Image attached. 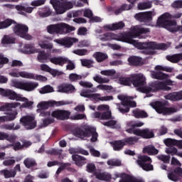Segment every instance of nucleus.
<instances>
[{
	"instance_id": "f257e3e1",
	"label": "nucleus",
	"mask_w": 182,
	"mask_h": 182,
	"mask_svg": "<svg viewBox=\"0 0 182 182\" xmlns=\"http://www.w3.org/2000/svg\"><path fill=\"white\" fill-rule=\"evenodd\" d=\"M156 71L151 72V77L153 79H159L161 80H166L165 82L156 81L151 82L146 85V76L141 73L134 74L131 75L132 84L134 87H138L141 93H146V97H151L154 93L159 92V90L168 91L171 88L168 86H173L175 82L168 79V75L164 74L161 72H173V68L168 67H163L161 65H156L155 67Z\"/></svg>"
},
{
	"instance_id": "f03ea898",
	"label": "nucleus",
	"mask_w": 182,
	"mask_h": 182,
	"mask_svg": "<svg viewBox=\"0 0 182 182\" xmlns=\"http://www.w3.org/2000/svg\"><path fill=\"white\" fill-rule=\"evenodd\" d=\"M150 29L143 28L140 26H132L130 28L129 32H128V38L127 40V43L133 45L137 49H144L147 51L148 55H154V50L157 49H161V50H166L168 48H170L171 45L170 43H159L157 44L156 42H145V43H138L137 41L133 39V38H139L140 35L144 33H149Z\"/></svg>"
},
{
	"instance_id": "7ed1b4c3",
	"label": "nucleus",
	"mask_w": 182,
	"mask_h": 182,
	"mask_svg": "<svg viewBox=\"0 0 182 182\" xmlns=\"http://www.w3.org/2000/svg\"><path fill=\"white\" fill-rule=\"evenodd\" d=\"M0 93L2 96L9 97L10 100H16V102H22L23 103L22 105L20 102H16L6 103L0 107V112H11L12 109H16V107H32L33 105V102L29 101V100L23 97V95L18 94L12 90H4L0 88Z\"/></svg>"
},
{
	"instance_id": "20e7f679",
	"label": "nucleus",
	"mask_w": 182,
	"mask_h": 182,
	"mask_svg": "<svg viewBox=\"0 0 182 182\" xmlns=\"http://www.w3.org/2000/svg\"><path fill=\"white\" fill-rule=\"evenodd\" d=\"M11 25H14L13 31L14 33L20 36V38H23V39H26V41H31L32 39V36L28 34L29 28H28L26 25L18 23L11 18L0 21V29H6V28H9Z\"/></svg>"
},
{
	"instance_id": "39448f33",
	"label": "nucleus",
	"mask_w": 182,
	"mask_h": 182,
	"mask_svg": "<svg viewBox=\"0 0 182 182\" xmlns=\"http://www.w3.org/2000/svg\"><path fill=\"white\" fill-rule=\"evenodd\" d=\"M41 116L46 117L43 122V126L46 127V126L55 123V119H58L59 120L68 119L69 116H70V112L57 109L50 113L49 111H43L41 112Z\"/></svg>"
},
{
	"instance_id": "423d86ee",
	"label": "nucleus",
	"mask_w": 182,
	"mask_h": 182,
	"mask_svg": "<svg viewBox=\"0 0 182 182\" xmlns=\"http://www.w3.org/2000/svg\"><path fill=\"white\" fill-rule=\"evenodd\" d=\"M74 136L78 137L82 140H87L91 136L90 141H97V132H96V128L90 125H83L80 128L77 129L74 132Z\"/></svg>"
},
{
	"instance_id": "0eeeda50",
	"label": "nucleus",
	"mask_w": 182,
	"mask_h": 182,
	"mask_svg": "<svg viewBox=\"0 0 182 182\" xmlns=\"http://www.w3.org/2000/svg\"><path fill=\"white\" fill-rule=\"evenodd\" d=\"M47 31L48 33L51 35H65L75 31V27L69 26L65 23H60L57 24L50 25L47 27Z\"/></svg>"
},
{
	"instance_id": "6e6552de",
	"label": "nucleus",
	"mask_w": 182,
	"mask_h": 182,
	"mask_svg": "<svg viewBox=\"0 0 182 182\" xmlns=\"http://www.w3.org/2000/svg\"><path fill=\"white\" fill-rule=\"evenodd\" d=\"M10 86L20 90H25V92H33L39 86V83L32 81L22 82L18 80H11Z\"/></svg>"
},
{
	"instance_id": "1a4fd4ad",
	"label": "nucleus",
	"mask_w": 182,
	"mask_h": 182,
	"mask_svg": "<svg viewBox=\"0 0 182 182\" xmlns=\"http://www.w3.org/2000/svg\"><path fill=\"white\" fill-rule=\"evenodd\" d=\"M117 98L121 100L122 104H117V108L121 113H127L130 107H136L137 104L133 101V97L124 95H118Z\"/></svg>"
},
{
	"instance_id": "9d476101",
	"label": "nucleus",
	"mask_w": 182,
	"mask_h": 182,
	"mask_svg": "<svg viewBox=\"0 0 182 182\" xmlns=\"http://www.w3.org/2000/svg\"><path fill=\"white\" fill-rule=\"evenodd\" d=\"M150 105L160 114H171L177 112L176 107H166V102L164 101H156L151 102Z\"/></svg>"
},
{
	"instance_id": "9b49d317",
	"label": "nucleus",
	"mask_w": 182,
	"mask_h": 182,
	"mask_svg": "<svg viewBox=\"0 0 182 182\" xmlns=\"http://www.w3.org/2000/svg\"><path fill=\"white\" fill-rule=\"evenodd\" d=\"M128 36L129 33H124L119 35L108 33L103 36H100L98 39L102 41V42H107V41H118L119 42H124L125 43H127Z\"/></svg>"
},
{
	"instance_id": "f8f14e48",
	"label": "nucleus",
	"mask_w": 182,
	"mask_h": 182,
	"mask_svg": "<svg viewBox=\"0 0 182 182\" xmlns=\"http://www.w3.org/2000/svg\"><path fill=\"white\" fill-rule=\"evenodd\" d=\"M50 2L56 13L59 14H65L68 9H72V8H73V3L70 1L62 2L58 0H50Z\"/></svg>"
},
{
	"instance_id": "ddd939ff",
	"label": "nucleus",
	"mask_w": 182,
	"mask_h": 182,
	"mask_svg": "<svg viewBox=\"0 0 182 182\" xmlns=\"http://www.w3.org/2000/svg\"><path fill=\"white\" fill-rule=\"evenodd\" d=\"M70 102L68 101H58L56 102L55 100H50V101H43L38 104L37 112H41V110H47L49 107H52L53 106H56L57 107L59 106H65L66 105H70Z\"/></svg>"
},
{
	"instance_id": "4468645a",
	"label": "nucleus",
	"mask_w": 182,
	"mask_h": 182,
	"mask_svg": "<svg viewBox=\"0 0 182 182\" xmlns=\"http://www.w3.org/2000/svg\"><path fill=\"white\" fill-rule=\"evenodd\" d=\"M136 163L144 171H153L154 170L153 165L151 164V158L149 156L139 155Z\"/></svg>"
},
{
	"instance_id": "2eb2a0df",
	"label": "nucleus",
	"mask_w": 182,
	"mask_h": 182,
	"mask_svg": "<svg viewBox=\"0 0 182 182\" xmlns=\"http://www.w3.org/2000/svg\"><path fill=\"white\" fill-rule=\"evenodd\" d=\"M20 122L27 130H32L36 127V120L33 114L23 116L20 119Z\"/></svg>"
},
{
	"instance_id": "dca6fc26",
	"label": "nucleus",
	"mask_w": 182,
	"mask_h": 182,
	"mask_svg": "<svg viewBox=\"0 0 182 182\" xmlns=\"http://www.w3.org/2000/svg\"><path fill=\"white\" fill-rule=\"evenodd\" d=\"M127 133H129L130 134H135V136H139L140 137H143V139H151L154 137V133L152 130L149 129H136L135 131L128 129Z\"/></svg>"
},
{
	"instance_id": "f3484780",
	"label": "nucleus",
	"mask_w": 182,
	"mask_h": 182,
	"mask_svg": "<svg viewBox=\"0 0 182 182\" xmlns=\"http://www.w3.org/2000/svg\"><path fill=\"white\" fill-rule=\"evenodd\" d=\"M80 96L82 97H89V99H92L93 100H96V102H110V100H113V96L101 97L99 93L89 94V92H82Z\"/></svg>"
},
{
	"instance_id": "a211bd4d",
	"label": "nucleus",
	"mask_w": 182,
	"mask_h": 182,
	"mask_svg": "<svg viewBox=\"0 0 182 182\" xmlns=\"http://www.w3.org/2000/svg\"><path fill=\"white\" fill-rule=\"evenodd\" d=\"M54 42L58 43V45L65 46V48H72L73 43L79 42V39L73 37H65L63 38L55 39Z\"/></svg>"
},
{
	"instance_id": "6ab92c4d",
	"label": "nucleus",
	"mask_w": 182,
	"mask_h": 182,
	"mask_svg": "<svg viewBox=\"0 0 182 182\" xmlns=\"http://www.w3.org/2000/svg\"><path fill=\"white\" fill-rule=\"evenodd\" d=\"M9 76L11 77H22L23 79H31L33 77V75L29 72L18 71L17 70H14L10 72Z\"/></svg>"
},
{
	"instance_id": "aec40b11",
	"label": "nucleus",
	"mask_w": 182,
	"mask_h": 182,
	"mask_svg": "<svg viewBox=\"0 0 182 182\" xmlns=\"http://www.w3.org/2000/svg\"><path fill=\"white\" fill-rule=\"evenodd\" d=\"M117 177H119L120 180L119 182H144L142 179H139L132 175L121 173L117 175Z\"/></svg>"
},
{
	"instance_id": "412c9836",
	"label": "nucleus",
	"mask_w": 182,
	"mask_h": 182,
	"mask_svg": "<svg viewBox=\"0 0 182 182\" xmlns=\"http://www.w3.org/2000/svg\"><path fill=\"white\" fill-rule=\"evenodd\" d=\"M57 92L60 93H73L76 92V88L70 84H63L57 87Z\"/></svg>"
},
{
	"instance_id": "4be33fe9",
	"label": "nucleus",
	"mask_w": 182,
	"mask_h": 182,
	"mask_svg": "<svg viewBox=\"0 0 182 182\" xmlns=\"http://www.w3.org/2000/svg\"><path fill=\"white\" fill-rule=\"evenodd\" d=\"M94 176L96 178L102 180V181H109L112 178V176H110L109 173L105 172L100 169L94 172Z\"/></svg>"
},
{
	"instance_id": "5701e85b",
	"label": "nucleus",
	"mask_w": 182,
	"mask_h": 182,
	"mask_svg": "<svg viewBox=\"0 0 182 182\" xmlns=\"http://www.w3.org/2000/svg\"><path fill=\"white\" fill-rule=\"evenodd\" d=\"M170 19H171V15H170V14L166 13L163 14L158 18V21H157L158 26H162V27L166 26V25H167L168 22H171Z\"/></svg>"
},
{
	"instance_id": "b1692460",
	"label": "nucleus",
	"mask_w": 182,
	"mask_h": 182,
	"mask_svg": "<svg viewBox=\"0 0 182 182\" xmlns=\"http://www.w3.org/2000/svg\"><path fill=\"white\" fill-rule=\"evenodd\" d=\"M50 62L53 65H58L59 66H63L66 64V62H68V58L66 57H53L50 58Z\"/></svg>"
},
{
	"instance_id": "393cba45",
	"label": "nucleus",
	"mask_w": 182,
	"mask_h": 182,
	"mask_svg": "<svg viewBox=\"0 0 182 182\" xmlns=\"http://www.w3.org/2000/svg\"><path fill=\"white\" fill-rule=\"evenodd\" d=\"M125 25L123 21L115 23L109 25H107L104 27L105 31H117L118 29H123Z\"/></svg>"
},
{
	"instance_id": "a878e982",
	"label": "nucleus",
	"mask_w": 182,
	"mask_h": 182,
	"mask_svg": "<svg viewBox=\"0 0 182 182\" xmlns=\"http://www.w3.org/2000/svg\"><path fill=\"white\" fill-rule=\"evenodd\" d=\"M141 126H144V122H141L140 121H131L127 123L126 132H127V130H129V129L130 130H132V132H134L136 131V129H134V127H141Z\"/></svg>"
},
{
	"instance_id": "bb28decb",
	"label": "nucleus",
	"mask_w": 182,
	"mask_h": 182,
	"mask_svg": "<svg viewBox=\"0 0 182 182\" xmlns=\"http://www.w3.org/2000/svg\"><path fill=\"white\" fill-rule=\"evenodd\" d=\"M72 159L73 161H75L76 166H77L78 167H82V166L87 163V161H86V158L80 156L79 155L73 154L72 156Z\"/></svg>"
},
{
	"instance_id": "cd10ccee",
	"label": "nucleus",
	"mask_w": 182,
	"mask_h": 182,
	"mask_svg": "<svg viewBox=\"0 0 182 182\" xmlns=\"http://www.w3.org/2000/svg\"><path fill=\"white\" fill-rule=\"evenodd\" d=\"M141 16L145 21H151L153 19V16H156V11H146L144 13H140L135 15V18Z\"/></svg>"
},
{
	"instance_id": "c85d7f7f",
	"label": "nucleus",
	"mask_w": 182,
	"mask_h": 182,
	"mask_svg": "<svg viewBox=\"0 0 182 182\" xmlns=\"http://www.w3.org/2000/svg\"><path fill=\"white\" fill-rule=\"evenodd\" d=\"M178 176H182V168H178L174 172L168 173V178L171 181H177L178 180Z\"/></svg>"
},
{
	"instance_id": "c756f323",
	"label": "nucleus",
	"mask_w": 182,
	"mask_h": 182,
	"mask_svg": "<svg viewBox=\"0 0 182 182\" xmlns=\"http://www.w3.org/2000/svg\"><path fill=\"white\" fill-rule=\"evenodd\" d=\"M21 52H23V53H28L29 55L31 53H38V49H36L35 46L32 44H26L23 46V48H21Z\"/></svg>"
},
{
	"instance_id": "7c9ffc66",
	"label": "nucleus",
	"mask_w": 182,
	"mask_h": 182,
	"mask_svg": "<svg viewBox=\"0 0 182 182\" xmlns=\"http://www.w3.org/2000/svg\"><path fill=\"white\" fill-rule=\"evenodd\" d=\"M142 151L144 154H149V156H154L156 154H159V151L151 145L145 146L143 149Z\"/></svg>"
},
{
	"instance_id": "2f4dec72",
	"label": "nucleus",
	"mask_w": 182,
	"mask_h": 182,
	"mask_svg": "<svg viewBox=\"0 0 182 182\" xmlns=\"http://www.w3.org/2000/svg\"><path fill=\"white\" fill-rule=\"evenodd\" d=\"M92 117L94 119H100V120H107L112 117V112H108L106 116V113L101 114L100 112H95L92 114Z\"/></svg>"
},
{
	"instance_id": "473e14b6",
	"label": "nucleus",
	"mask_w": 182,
	"mask_h": 182,
	"mask_svg": "<svg viewBox=\"0 0 182 182\" xmlns=\"http://www.w3.org/2000/svg\"><path fill=\"white\" fill-rule=\"evenodd\" d=\"M16 116H18V111L14 110L8 113L6 116L1 117V118H3V122H12L13 120L16 119Z\"/></svg>"
},
{
	"instance_id": "72a5a7b5",
	"label": "nucleus",
	"mask_w": 182,
	"mask_h": 182,
	"mask_svg": "<svg viewBox=\"0 0 182 182\" xmlns=\"http://www.w3.org/2000/svg\"><path fill=\"white\" fill-rule=\"evenodd\" d=\"M110 144L113 147V150H114V151H120V150H122L123 147H124L125 144L123 140H121L110 142Z\"/></svg>"
},
{
	"instance_id": "f704fd0d",
	"label": "nucleus",
	"mask_w": 182,
	"mask_h": 182,
	"mask_svg": "<svg viewBox=\"0 0 182 182\" xmlns=\"http://www.w3.org/2000/svg\"><path fill=\"white\" fill-rule=\"evenodd\" d=\"M167 60L172 63H178L180 60H182V53L174 54L173 55L166 56Z\"/></svg>"
},
{
	"instance_id": "c9c22d12",
	"label": "nucleus",
	"mask_w": 182,
	"mask_h": 182,
	"mask_svg": "<svg viewBox=\"0 0 182 182\" xmlns=\"http://www.w3.org/2000/svg\"><path fill=\"white\" fill-rule=\"evenodd\" d=\"M128 62L130 65H143L144 61L143 58L137 56H132L128 58Z\"/></svg>"
},
{
	"instance_id": "e433bc0d",
	"label": "nucleus",
	"mask_w": 182,
	"mask_h": 182,
	"mask_svg": "<svg viewBox=\"0 0 182 182\" xmlns=\"http://www.w3.org/2000/svg\"><path fill=\"white\" fill-rule=\"evenodd\" d=\"M0 174L1 176H4V178H11L16 176V171L13 170L9 171V170L4 169L0 171Z\"/></svg>"
},
{
	"instance_id": "4c0bfd02",
	"label": "nucleus",
	"mask_w": 182,
	"mask_h": 182,
	"mask_svg": "<svg viewBox=\"0 0 182 182\" xmlns=\"http://www.w3.org/2000/svg\"><path fill=\"white\" fill-rule=\"evenodd\" d=\"M119 85L130 86L132 84V75L130 77H120L118 80Z\"/></svg>"
},
{
	"instance_id": "58836bf2",
	"label": "nucleus",
	"mask_w": 182,
	"mask_h": 182,
	"mask_svg": "<svg viewBox=\"0 0 182 182\" xmlns=\"http://www.w3.org/2000/svg\"><path fill=\"white\" fill-rule=\"evenodd\" d=\"M1 43L4 46L6 45H11V43H15V38H14L12 36H4Z\"/></svg>"
},
{
	"instance_id": "ea45409f",
	"label": "nucleus",
	"mask_w": 182,
	"mask_h": 182,
	"mask_svg": "<svg viewBox=\"0 0 182 182\" xmlns=\"http://www.w3.org/2000/svg\"><path fill=\"white\" fill-rule=\"evenodd\" d=\"M38 46L41 49H53V44L48 42L46 40H40L38 41Z\"/></svg>"
},
{
	"instance_id": "a19ab883",
	"label": "nucleus",
	"mask_w": 182,
	"mask_h": 182,
	"mask_svg": "<svg viewBox=\"0 0 182 182\" xmlns=\"http://www.w3.org/2000/svg\"><path fill=\"white\" fill-rule=\"evenodd\" d=\"M177 23L176 21H170L164 28L169 31V32H177Z\"/></svg>"
},
{
	"instance_id": "79ce46f5",
	"label": "nucleus",
	"mask_w": 182,
	"mask_h": 182,
	"mask_svg": "<svg viewBox=\"0 0 182 182\" xmlns=\"http://www.w3.org/2000/svg\"><path fill=\"white\" fill-rule=\"evenodd\" d=\"M16 9L18 11V14L21 15H23V12H27V14H31L33 11V8L32 7H24L23 6H16Z\"/></svg>"
},
{
	"instance_id": "37998d69",
	"label": "nucleus",
	"mask_w": 182,
	"mask_h": 182,
	"mask_svg": "<svg viewBox=\"0 0 182 182\" xmlns=\"http://www.w3.org/2000/svg\"><path fill=\"white\" fill-rule=\"evenodd\" d=\"M122 141L124 143V146L126 144H128L129 146H132L133 144H135V143H137L139 141V138L136 136H130L125 138Z\"/></svg>"
},
{
	"instance_id": "c03bdc74",
	"label": "nucleus",
	"mask_w": 182,
	"mask_h": 182,
	"mask_svg": "<svg viewBox=\"0 0 182 182\" xmlns=\"http://www.w3.org/2000/svg\"><path fill=\"white\" fill-rule=\"evenodd\" d=\"M1 129L4 130H19L21 129V126L16 125L14 123L6 124L1 126Z\"/></svg>"
},
{
	"instance_id": "a18cd8bd",
	"label": "nucleus",
	"mask_w": 182,
	"mask_h": 182,
	"mask_svg": "<svg viewBox=\"0 0 182 182\" xmlns=\"http://www.w3.org/2000/svg\"><path fill=\"white\" fill-rule=\"evenodd\" d=\"M94 58L96 59L97 62H103V60L107 59L108 56L106 53L98 52L94 54Z\"/></svg>"
},
{
	"instance_id": "49530a36",
	"label": "nucleus",
	"mask_w": 182,
	"mask_h": 182,
	"mask_svg": "<svg viewBox=\"0 0 182 182\" xmlns=\"http://www.w3.org/2000/svg\"><path fill=\"white\" fill-rule=\"evenodd\" d=\"M97 89L99 90H105V92H107V93H112L114 92V88H113L112 85H99L97 86Z\"/></svg>"
},
{
	"instance_id": "de8ad7c7",
	"label": "nucleus",
	"mask_w": 182,
	"mask_h": 182,
	"mask_svg": "<svg viewBox=\"0 0 182 182\" xmlns=\"http://www.w3.org/2000/svg\"><path fill=\"white\" fill-rule=\"evenodd\" d=\"M133 114L134 117H136V119H140V118L143 119L144 117H147V113L140 109L134 110Z\"/></svg>"
},
{
	"instance_id": "09e8293b",
	"label": "nucleus",
	"mask_w": 182,
	"mask_h": 182,
	"mask_svg": "<svg viewBox=\"0 0 182 182\" xmlns=\"http://www.w3.org/2000/svg\"><path fill=\"white\" fill-rule=\"evenodd\" d=\"M104 126H108V127H112V129H120V124L117 123L115 120H111L107 122H103Z\"/></svg>"
},
{
	"instance_id": "8fccbe9b",
	"label": "nucleus",
	"mask_w": 182,
	"mask_h": 182,
	"mask_svg": "<svg viewBox=\"0 0 182 182\" xmlns=\"http://www.w3.org/2000/svg\"><path fill=\"white\" fill-rule=\"evenodd\" d=\"M55 92L53 87L50 85H46L39 90L41 95H46V93H52Z\"/></svg>"
},
{
	"instance_id": "3c124183",
	"label": "nucleus",
	"mask_w": 182,
	"mask_h": 182,
	"mask_svg": "<svg viewBox=\"0 0 182 182\" xmlns=\"http://www.w3.org/2000/svg\"><path fill=\"white\" fill-rule=\"evenodd\" d=\"M164 97L166 100H172L173 102H177L179 100L178 92L169 93L167 95H165Z\"/></svg>"
},
{
	"instance_id": "603ef678",
	"label": "nucleus",
	"mask_w": 182,
	"mask_h": 182,
	"mask_svg": "<svg viewBox=\"0 0 182 182\" xmlns=\"http://www.w3.org/2000/svg\"><path fill=\"white\" fill-rule=\"evenodd\" d=\"M93 80L95 82H97V83H109L110 82V80H109L107 77H102V76L97 75L95 77H93Z\"/></svg>"
},
{
	"instance_id": "864d4df0",
	"label": "nucleus",
	"mask_w": 182,
	"mask_h": 182,
	"mask_svg": "<svg viewBox=\"0 0 182 182\" xmlns=\"http://www.w3.org/2000/svg\"><path fill=\"white\" fill-rule=\"evenodd\" d=\"M164 143L167 147H173V146H177V140L167 138L164 139Z\"/></svg>"
},
{
	"instance_id": "5fc2aeb1",
	"label": "nucleus",
	"mask_w": 182,
	"mask_h": 182,
	"mask_svg": "<svg viewBox=\"0 0 182 182\" xmlns=\"http://www.w3.org/2000/svg\"><path fill=\"white\" fill-rule=\"evenodd\" d=\"M31 75H33V77L32 78H28V79H32L33 80H38V82H47L48 81V77L43 76V75H35V74L30 73Z\"/></svg>"
},
{
	"instance_id": "6e6d98bb",
	"label": "nucleus",
	"mask_w": 182,
	"mask_h": 182,
	"mask_svg": "<svg viewBox=\"0 0 182 182\" xmlns=\"http://www.w3.org/2000/svg\"><path fill=\"white\" fill-rule=\"evenodd\" d=\"M110 107L107 105H99L97 108V110H99V112H105V116H107V113L110 112L109 110Z\"/></svg>"
},
{
	"instance_id": "4d7b16f0",
	"label": "nucleus",
	"mask_w": 182,
	"mask_h": 182,
	"mask_svg": "<svg viewBox=\"0 0 182 182\" xmlns=\"http://www.w3.org/2000/svg\"><path fill=\"white\" fill-rule=\"evenodd\" d=\"M48 55L45 53V52H40L38 55V60L40 61L41 63L45 62H48Z\"/></svg>"
},
{
	"instance_id": "13d9d810",
	"label": "nucleus",
	"mask_w": 182,
	"mask_h": 182,
	"mask_svg": "<svg viewBox=\"0 0 182 182\" xmlns=\"http://www.w3.org/2000/svg\"><path fill=\"white\" fill-rule=\"evenodd\" d=\"M149 8H151V1L139 3L138 4V9L141 10L149 9Z\"/></svg>"
},
{
	"instance_id": "bf43d9fd",
	"label": "nucleus",
	"mask_w": 182,
	"mask_h": 182,
	"mask_svg": "<svg viewBox=\"0 0 182 182\" xmlns=\"http://www.w3.org/2000/svg\"><path fill=\"white\" fill-rule=\"evenodd\" d=\"M48 73H50V75H52L53 77H56V76H62L63 72L50 68V70L48 71Z\"/></svg>"
},
{
	"instance_id": "052dcab7",
	"label": "nucleus",
	"mask_w": 182,
	"mask_h": 182,
	"mask_svg": "<svg viewBox=\"0 0 182 182\" xmlns=\"http://www.w3.org/2000/svg\"><path fill=\"white\" fill-rule=\"evenodd\" d=\"M23 163L27 168H31V167H33V166H35L36 164L35 160L31 159H27L24 160Z\"/></svg>"
},
{
	"instance_id": "680f3d73",
	"label": "nucleus",
	"mask_w": 182,
	"mask_h": 182,
	"mask_svg": "<svg viewBox=\"0 0 182 182\" xmlns=\"http://www.w3.org/2000/svg\"><path fill=\"white\" fill-rule=\"evenodd\" d=\"M83 16L85 18H89V19H91V18H93V11L89 9H85L82 10Z\"/></svg>"
},
{
	"instance_id": "e2e57ef3",
	"label": "nucleus",
	"mask_w": 182,
	"mask_h": 182,
	"mask_svg": "<svg viewBox=\"0 0 182 182\" xmlns=\"http://www.w3.org/2000/svg\"><path fill=\"white\" fill-rule=\"evenodd\" d=\"M165 153H166V154H171V156H177V148H166Z\"/></svg>"
},
{
	"instance_id": "0e129e2a",
	"label": "nucleus",
	"mask_w": 182,
	"mask_h": 182,
	"mask_svg": "<svg viewBox=\"0 0 182 182\" xmlns=\"http://www.w3.org/2000/svg\"><path fill=\"white\" fill-rule=\"evenodd\" d=\"M101 75L103 76H113L116 73V70H102L100 72Z\"/></svg>"
},
{
	"instance_id": "69168bd1",
	"label": "nucleus",
	"mask_w": 182,
	"mask_h": 182,
	"mask_svg": "<svg viewBox=\"0 0 182 182\" xmlns=\"http://www.w3.org/2000/svg\"><path fill=\"white\" fill-rule=\"evenodd\" d=\"M75 55H78L79 56H85V55H87V50L86 49H77L73 51Z\"/></svg>"
},
{
	"instance_id": "338daca9",
	"label": "nucleus",
	"mask_w": 182,
	"mask_h": 182,
	"mask_svg": "<svg viewBox=\"0 0 182 182\" xmlns=\"http://www.w3.org/2000/svg\"><path fill=\"white\" fill-rule=\"evenodd\" d=\"M157 159L159 160H161V161H163V163H170V156L167 155H159L157 156Z\"/></svg>"
},
{
	"instance_id": "774afa93",
	"label": "nucleus",
	"mask_w": 182,
	"mask_h": 182,
	"mask_svg": "<svg viewBox=\"0 0 182 182\" xmlns=\"http://www.w3.org/2000/svg\"><path fill=\"white\" fill-rule=\"evenodd\" d=\"M50 154H58V158L60 160H63L64 155L62 154L61 149H53L50 151Z\"/></svg>"
}]
</instances>
